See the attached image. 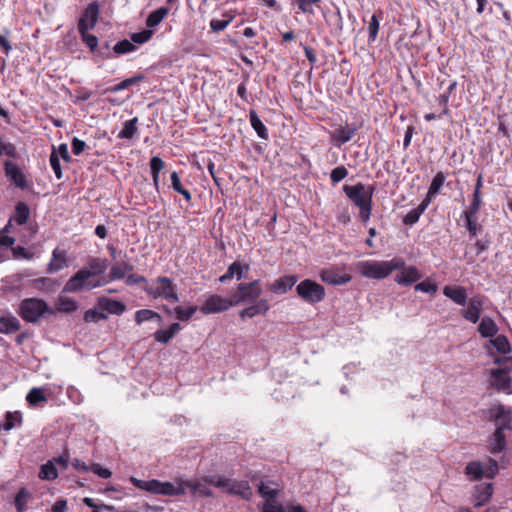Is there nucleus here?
<instances>
[{
  "mask_svg": "<svg viewBox=\"0 0 512 512\" xmlns=\"http://www.w3.org/2000/svg\"><path fill=\"white\" fill-rule=\"evenodd\" d=\"M144 79V76L142 74H138L136 76L127 78L120 83L116 84L114 87L110 88L111 92H118L124 89L129 88L130 86L137 84L141 82Z\"/></svg>",
  "mask_w": 512,
  "mask_h": 512,
  "instance_id": "nucleus-57",
  "label": "nucleus"
},
{
  "mask_svg": "<svg viewBox=\"0 0 512 512\" xmlns=\"http://www.w3.org/2000/svg\"><path fill=\"white\" fill-rule=\"evenodd\" d=\"M156 319L158 323L162 322V317L159 313L150 309H141L135 313V322L140 325L143 322Z\"/></svg>",
  "mask_w": 512,
  "mask_h": 512,
  "instance_id": "nucleus-46",
  "label": "nucleus"
},
{
  "mask_svg": "<svg viewBox=\"0 0 512 512\" xmlns=\"http://www.w3.org/2000/svg\"><path fill=\"white\" fill-rule=\"evenodd\" d=\"M67 266V257L65 250L54 249L52 252V258L47 266V272L52 273L62 270Z\"/></svg>",
  "mask_w": 512,
  "mask_h": 512,
  "instance_id": "nucleus-24",
  "label": "nucleus"
},
{
  "mask_svg": "<svg viewBox=\"0 0 512 512\" xmlns=\"http://www.w3.org/2000/svg\"><path fill=\"white\" fill-rule=\"evenodd\" d=\"M249 120L252 128L255 130L257 135L264 140H267L269 137L268 129L262 122V120L259 118L258 114L255 110H250L249 112Z\"/></svg>",
  "mask_w": 512,
  "mask_h": 512,
  "instance_id": "nucleus-33",
  "label": "nucleus"
},
{
  "mask_svg": "<svg viewBox=\"0 0 512 512\" xmlns=\"http://www.w3.org/2000/svg\"><path fill=\"white\" fill-rule=\"evenodd\" d=\"M404 264L401 257H394L389 261L363 260L356 263V270L363 277L381 280L393 271L403 268Z\"/></svg>",
  "mask_w": 512,
  "mask_h": 512,
  "instance_id": "nucleus-2",
  "label": "nucleus"
},
{
  "mask_svg": "<svg viewBox=\"0 0 512 512\" xmlns=\"http://www.w3.org/2000/svg\"><path fill=\"white\" fill-rule=\"evenodd\" d=\"M343 191L354 205L359 208V219L363 223H367L372 213L375 187L373 185L365 187L363 183L358 182L353 186L344 185Z\"/></svg>",
  "mask_w": 512,
  "mask_h": 512,
  "instance_id": "nucleus-1",
  "label": "nucleus"
},
{
  "mask_svg": "<svg viewBox=\"0 0 512 512\" xmlns=\"http://www.w3.org/2000/svg\"><path fill=\"white\" fill-rule=\"evenodd\" d=\"M443 294L457 305L465 306L467 303V291L463 286L447 285L443 288Z\"/></svg>",
  "mask_w": 512,
  "mask_h": 512,
  "instance_id": "nucleus-21",
  "label": "nucleus"
},
{
  "mask_svg": "<svg viewBox=\"0 0 512 512\" xmlns=\"http://www.w3.org/2000/svg\"><path fill=\"white\" fill-rule=\"evenodd\" d=\"M491 386L497 390H506L510 387V378L502 370H491Z\"/></svg>",
  "mask_w": 512,
  "mask_h": 512,
  "instance_id": "nucleus-28",
  "label": "nucleus"
},
{
  "mask_svg": "<svg viewBox=\"0 0 512 512\" xmlns=\"http://www.w3.org/2000/svg\"><path fill=\"white\" fill-rule=\"evenodd\" d=\"M78 309V303L74 299L66 296H59L55 302V312L72 313Z\"/></svg>",
  "mask_w": 512,
  "mask_h": 512,
  "instance_id": "nucleus-31",
  "label": "nucleus"
},
{
  "mask_svg": "<svg viewBox=\"0 0 512 512\" xmlns=\"http://www.w3.org/2000/svg\"><path fill=\"white\" fill-rule=\"evenodd\" d=\"M170 180H171V187L173 190L183 196L186 202H191L192 200V194L191 192L186 189L181 181L180 175L177 171H173L170 174Z\"/></svg>",
  "mask_w": 512,
  "mask_h": 512,
  "instance_id": "nucleus-34",
  "label": "nucleus"
},
{
  "mask_svg": "<svg viewBox=\"0 0 512 512\" xmlns=\"http://www.w3.org/2000/svg\"><path fill=\"white\" fill-rule=\"evenodd\" d=\"M34 287L39 290L53 291L55 288V281L48 277H41L34 280Z\"/></svg>",
  "mask_w": 512,
  "mask_h": 512,
  "instance_id": "nucleus-62",
  "label": "nucleus"
},
{
  "mask_svg": "<svg viewBox=\"0 0 512 512\" xmlns=\"http://www.w3.org/2000/svg\"><path fill=\"white\" fill-rule=\"evenodd\" d=\"M382 16H383L382 11H379L378 14L374 13L371 16V19L368 24V33H369L368 43L369 44L374 43L377 39L378 31H379V27H380V20L382 19Z\"/></svg>",
  "mask_w": 512,
  "mask_h": 512,
  "instance_id": "nucleus-43",
  "label": "nucleus"
},
{
  "mask_svg": "<svg viewBox=\"0 0 512 512\" xmlns=\"http://www.w3.org/2000/svg\"><path fill=\"white\" fill-rule=\"evenodd\" d=\"M26 401L30 406H38L41 403H46L48 401L47 396L45 395V389L42 387H33L26 396Z\"/></svg>",
  "mask_w": 512,
  "mask_h": 512,
  "instance_id": "nucleus-38",
  "label": "nucleus"
},
{
  "mask_svg": "<svg viewBox=\"0 0 512 512\" xmlns=\"http://www.w3.org/2000/svg\"><path fill=\"white\" fill-rule=\"evenodd\" d=\"M18 314L28 323H37L43 316L55 315V310L41 298H25L19 304Z\"/></svg>",
  "mask_w": 512,
  "mask_h": 512,
  "instance_id": "nucleus-4",
  "label": "nucleus"
},
{
  "mask_svg": "<svg viewBox=\"0 0 512 512\" xmlns=\"http://www.w3.org/2000/svg\"><path fill=\"white\" fill-rule=\"evenodd\" d=\"M202 480L206 484L213 485L217 488L222 489L224 492H226V490L231 487L233 482V479L217 475H206L202 477Z\"/></svg>",
  "mask_w": 512,
  "mask_h": 512,
  "instance_id": "nucleus-41",
  "label": "nucleus"
},
{
  "mask_svg": "<svg viewBox=\"0 0 512 512\" xmlns=\"http://www.w3.org/2000/svg\"><path fill=\"white\" fill-rule=\"evenodd\" d=\"M261 512H286L283 505L275 500H266L262 506Z\"/></svg>",
  "mask_w": 512,
  "mask_h": 512,
  "instance_id": "nucleus-64",
  "label": "nucleus"
},
{
  "mask_svg": "<svg viewBox=\"0 0 512 512\" xmlns=\"http://www.w3.org/2000/svg\"><path fill=\"white\" fill-rule=\"evenodd\" d=\"M233 301V296L227 298L219 294H210L205 299L199 310L204 315L222 313L235 306Z\"/></svg>",
  "mask_w": 512,
  "mask_h": 512,
  "instance_id": "nucleus-8",
  "label": "nucleus"
},
{
  "mask_svg": "<svg viewBox=\"0 0 512 512\" xmlns=\"http://www.w3.org/2000/svg\"><path fill=\"white\" fill-rule=\"evenodd\" d=\"M226 19H212L210 21V28L213 32H220L226 29V27L233 21L234 17L225 13L223 15Z\"/></svg>",
  "mask_w": 512,
  "mask_h": 512,
  "instance_id": "nucleus-59",
  "label": "nucleus"
},
{
  "mask_svg": "<svg viewBox=\"0 0 512 512\" xmlns=\"http://www.w3.org/2000/svg\"><path fill=\"white\" fill-rule=\"evenodd\" d=\"M38 476L42 480L52 481L58 477V471L54 466V463L52 461H48L41 465Z\"/></svg>",
  "mask_w": 512,
  "mask_h": 512,
  "instance_id": "nucleus-51",
  "label": "nucleus"
},
{
  "mask_svg": "<svg viewBox=\"0 0 512 512\" xmlns=\"http://www.w3.org/2000/svg\"><path fill=\"white\" fill-rule=\"evenodd\" d=\"M476 492V506H482L490 501L493 494V485L491 483L480 485L477 487Z\"/></svg>",
  "mask_w": 512,
  "mask_h": 512,
  "instance_id": "nucleus-44",
  "label": "nucleus"
},
{
  "mask_svg": "<svg viewBox=\"0 0 512 512\" xmlns=\"http://www.w3.org/2000/svg\"><path fill=\"white\" fill-rule=\"evenodd\" d=\"M348 176V170L345 166L341 165L334 168L330 173V179L333 184H337Z\"/></svg>",
  "mask_w": 512,
  "mask_h": 512,
  "instance_id": "nucleus-63",
  "label": "nucleus"
},
{
  "mask_svg": "<svg viewBox=\"0 0 512 512\" xmlns=\"http://www.w3.org/2000/svg\"><path fill=\"white\" fill-rule=\"evenodd\" d=\"M100 8L97 2H91L83 10L78 20V31L92 30L96 26L99 18Z\"/></svg>",
  "mask_w": 512,
  "mask_h": 512,
  "instance_id": "nucleus-12",
  "label": "nucleus"
},
{
  "mask_svg": "<svg viewBox=\"0 0 512 512\" xmlns=\"http://www.w3.org/2000/svg\"><path fill=\"white\" fill-rule=\"evenodd\" d=\"M130 482L136 488L147 491L154 495L169 497H178L185 495V490L181 484V478L178 477L174 482L160 481L158 479L141 480L135 477L130 478Z\"/></svg>",
  "mask_w": 512,
  "mask_h": 512,
  "instance_id": "nucleus-3",
  "label": "nucleus"
},
{
  "mask_svg": "<svg viewBox=\"0 0 512 512\" xmlns=\"http://www.w3.org/2000/svg\"><path fill=\"white\" fill-rule=\"evenodd\" d=\"M462 218L465 220V226L469 233V237L474 238L482 229V226L478 223V217L475 215L462 214Z\"/></svg>",
  "mask_w": 512,
  "mask_h": 512,
  "instance_id": "nucleus-50",
  "label": "nucleus"
},
{
  "mask_svg": "<svg viewBox=\"0 0 512 512\" xmlns=\"http://www.w3.org/2000/svg\"><path fill=\"white\" fill-rule=\"evenodd\" d=\"M429 199H424L418 207L410 210L404 217L403 223L408 226H412L419 221L420 216L424 213V211L429 206Z\"/></svg>",
  "mask_w": 512,
  "mask_h": 512,
  "instance_id": "nucleus-27",
  "label": "nucleus"
},
{
  "mask_svg": "<svg viewBox=\"0 0 512 512\" xmlns=\"http://www.w3.org/2000/svg\"><path fill=\"white\" fill-rule=\"evenodd\" d=\"M107 318V314L99 312L97 309H88L83 316L85 322H98L100 320H106Z\"/></svg>",
  "mask_w": 512,
  "mask_h": 512,
  "instance_id": "nucleus-61",
  "label": "nucleus"
},
{
  "mask_svg": "<svg viewBox=\"0 0 512 512\" xmlns=\"http://www.w3.org/2000/svg\"><path fill=\"white\" fill-rule=\"evenodd\" d=\"M169 12L170 9L164 6L152 11L146 19V26L149 28L156 27L164 20Z\"/></svg>",
  "mask_w": 512,
  "mask_h": 512,
  "instance_id": "nucleus-39",
  "label": "nucleus"
},
{
  "mask_svg": "<svg viewBox=\"0 0 512 512\" xmlns=\"http://www.w3.org/2000/svg\"><path fill=\"white\" fill-rule=\"evenodd\" d=\"M30 217V208L25 202H18L15 206L14 216L11 218L18 225H24Z\"/></svg>",
  "mask_w": 512,
  "mask_h": 512,
  "instance_id": "nucleus-42",
  "label": "nucleus"
},
{
  "mask_svg": "<svg viewBox=\"0 0 512 512\" xmlns=\"http://www.w3.org/2000/svg\"><path fill=\"white\" fill-rule=\"evenodd\" d=\"M506 435L501 428H495L489 442L490 452L494 455L501 453L506 448Z\"/></svg>",
  "mask_w": 512,
  "mask_h": 512,
  "instance_id": "nucleus-23",
  "label": "nucleus"
},
{
  "mask_svg": "<svg viewBox=\"0 0 512 512\" xmlns=\"http://www.w3.org/2000/svg\"><path fill=\"white\" fill-rule=\"evenodd\" d=\"M30 498L31 493L26 488L19 489L14 499L17 512H24L26 510V504Z\"/></svg>",
  "mask_w": 512,
  "mask_h": 512,
  "instance_id": "nucleus-52",
  "label": "nucleus"
},
{
  "mask_svg": "<svg viewBox=\"0 0 512 512\" xmlns=\"http://www.w3.org/2000/svg\"><path fill=\"white\" fill-rule=\"evenodd\" d=\"M483 304V300L480 296L470 298L468 308L461 312L462 316L472 323H477L480 319Z\"/></svg>",
  "mask_w": 512,
  "mask_h": 512,
  "instance_id": "nucleus-15",
  "label": "nucleus"
},
{
  "mask_svg": "<svg viewBox=\"0 0 512 512\" xmlns=\"http://www.w3.org/2000/svg\"><path fill=\"white\" fill-rule=\"evenodd\" d=\"M445 180L446 174L442 171L437 172L436 175L433 177L431 184L428 188L427 195L425 197V199H429V203L431 202V199L440 192Z\"/></svg>",
  "mask_w": 512,
  "mask_h": 512,
  "instance_id": "nucleus-32",
  "label": "nucleus"
},
{
  "mask_svg": "<svg viewBox=\"0 0 512 512\" xmlns=\"http://www.w3.org/2000/svg\"><path fill=\"white\" fill-rule=\"evenodd\" d=\"M21 425H22V414L19 411L6 413L5 422L3 424V429L5 431H10L15 427H20Z\"/></svg>",
  "mask_w": 512,
  "mask_h": 512,
  "instance_id": "nucleus-48",
  "label": "nucleus"
},
{
  "mask_svg": "<svg viewBox=\"0 0 512 512\" xmlns=\"http://www.w3.org/2000/svg\"><path fill=\"white\" fill-rule=\"evenodd\" d=\"M270 309L268 300L260 299L253 305L248 306L240 311L239 316L241 319L253 318L257 315H265Z\"/></svg>",
  "mask_w": 512,
  "mask_h": 512,
  "instance_id": "nucleus-19",
  "label": "nucleus"
},
{
  "mask_svg": "<svg viewBox=\"0 0 512 512\" xmlns=\"http://www.w3.org/2000/svg\"><path fill=\"white\" fill-rule=\"evenodd\" d=\"M482 204V194L473 193L469 207L462 214L477 216L479 211L481 210Z\"/></svg>",
  "mask_w": 512,
  "mask_h": 512,
  "instance_id": "nucleus-56",
  "label": "nucleus"
},
{
  "mask_svg": "<svg viewBox=\"0 0 512 512\" xmlns=\"http://www.w3.org/2000/svg\"><path fill=\"white\" fill-rule=\"evenodd\" d=\"M97 306L101 310L117 316L122 315L126 311V305L123 302L108 297L99 298Z\"/></svg>",
  "mask_w": 512,
  "mask_h": 512,
  "instance_id": "nucleus-17",
  "label": "nucleus"
},
{
  "mask_svg": "<svg viewBox=\"0 0 512 512\" xmlns=\"http://www.w3.org/2000/svg\"><path fill=\"white\" fill-rule=\"evenodd\" d=\"M258 493L261 497L266 498L267 500H275L278 497L279 491L276 488H271L264 482H261L258 485Z\"/></svg>",
  "mask_w": 512,
  "mask_h": 512,
  "instance_id": "nucleus-60",
  "label": "nucleus"
},
{
  "mask_svg": "<svg viewBox=\"0 0 512 512\" xmlns=\"http://www.w3.org/2000/svg\"><path fill=\"white\" fill-rule=\"evenodd\" d=\"M227 494L239 496L242 499L249 501L253 497L252 488L249 485V482L246 480H234L229 489L226 490Z\"/></svg>",
  "mask_w": 512,
  "mask_h": 512,
  "instance_id": "nucleus-18",
  "label": "nucleus"
},
{
  "mask_svg": "<svg viewBox=\"0 0 512 512\" xmlns=\"http://www.w3.org/2000/svg\"><path fill=\"white\" fill-rule=\"evenodd\" d=\"M87 268L78 270L64 285L63 293H77L84 288L89 290L101 287L108 283L105 280L92 281Z\"/></svg>",
  "mask_w": 512,
  "mask_h": 512,
  "instance_id": "nucleus-5",
  "label": "nucleus"
},
{
  "mask_svg": "<svg viewBox=\"0 0 512 512\" xmlns=\"http://www.w3.org/2000/svg\"><path fill=\"white\" fill-rule=\"evenodd\" d=\"M21 327L19 320L13 315L0 316V333L11 334Z\"/></svg>",
  "mask_w": 512,
  "mask_h": 512,
  "instance_id": "nucleus-29",
  "label": "nucleus"
},
{
  "mask_svg": "<svg viewBox=\"0 0 512 512\" xmlns=\"http://www.w3.org/2000/svg\"><path fill=\"white\" fill-rule=\"evenodd\" d=\"M149 164H150V171H151V176H152V180H153V185H154L156 191H159L160 172L164 169L165 162L159 156H154L150 159Z\"/></svg>",
  "mask_w": 512,
  "mask_h": 512,
  "instance_id": "nucleus-30",
  "label": "nucleus"
},
{
  "mask_svg": "<svg viewBox=\"0 0 512 512\" xmlns=\"http://www.w3.org/2000/svg\"><path fill=\"white\" fill-rule=\"evenodd\" d=\"M323 282L331 285H344L351 281L352 276L345 272V267L331 266L320 271Z\"/></svg>",
  "mask_w": 512,
  "mask_h": 512,
  "instance_id": "nucleus-11",
  "label": "nucleus"
},
{
  "mask_svg": "<svg viewBox=\"0 0 512 512\" xmlns=\"http://www.w3.org/2000/svg\"><path fill=\"white\" fill-rule=\"evenodd\" d=\"M156 287H147L145 292L154 299L164 298L171 302H178L179 297L176 292V285L173 281L166 277L160 276L155 280Z\"/></svg>",
  "mask_w": 512,
  "mask_h": 512,
  "instance_id": "nucleus-7",
  "label": "nucleus"
},
{
  "mask_svg": "<svg viewBox=\"0 0 512 512\" xmlns=\"http://www.w3.org/2000/svg\"><path fill=\"white\" fill-rule=\"evenodd\" d=\"M134 50H136V46L127 39L118 41L113 47V52L117 55L130 53Z\"/></svg>",
  "mask_w": 512,
  "mask_h": 512,
  "instance_id": "nucleus-58",
  "label": "nucleus"
},
{
  "mask_svg": "<svg viewBox=\"0 0 512 512\" xmlns=\"http://www.w3.org/2000/svg\"><path fill=\"white\" fill-rule=\"evenodd\" d=\"M262 294V288L259 280L249 283H240L237 286V293L233 295L235 305L246 301H255Z\"/></svg>",
  "mask_w": 512,
  "mask_h": 512,
  "instance_id": "nucleus-10",
  "label": "nucleus"
},
{
  "mask_svg": "<svg viewBox=\"0 0 512 512\" xmlns=\"http://www.w3.org/2000/svg\"><path fill=\"white\" fill-rule=\"evenodd\" d=\"M88 265V272L91 274V278L96 275L103 274L107 269L106 260H102L100 258H91Z\"/></svg>",
  "mask_w": 512,
  "mask_h": 512,
  "instance_id": "nucleus-53",
  "label": "nucleus"
},
{
  "mask_svg": "<svg viewBox=\"0 0 512 512\" xmlns=\"http://www.w3.org/2000/svg\"><path fill=\"white\" fill-rule=\"evenodd\" d=\"M488 418L495 423V428L512 430V411L503 404H495L488 409Z\"/></svg>",
  "mask_w": 512,
  "mask_h": 512,
  "instance_id": "nucleus-9",
  "label": "nucleus"
},
{
  "mask_svg": "<svg viewBox=\"0 0 512 512\" xmlns=\"http://www.w3.org/2000/svg\"><path fill=\"white\" fill-rule=\"evenodd\" d=\"M400 273L395 277V282L400 285L408 286L417 282L421 278V274L415 266L400 268Z\"/></svg>",
  "mask_w": 512,
  "mask_h": 512,
  "instance_id": "nucleus-20",
  "label": "nucleus"
},
{
  "mask_svg": "<svg viewBox=\"0 0 512 512\" xmlns=\"http://www.w3.org/2000/svg\"><path fill=\"white\" fill-rule=\"evenodd\" d=\"M321 0H293L292 4L297 5L298 11L303 14L314 15V6H319Z\"/></svg>",
  "mask_w": 512,
  "mask_h": 512,
  "instance_id": "nucleus-47",
  "label": "nucleus"
},
{
  "mask_svg": "<svg viewBox=\"0 0 512 512\" xmlns=\"http://www.w3.org/2000/svg\"><path fill=\"white\" fill-rule=\"evenodd\" d=\"M197 310L198 307L196 305H192L186 308L182 306H176L174 308V313L178 320L189 321Z\"/></svg>",
  "mask_w": 512,
  "mask_h": 512,
  "instance_id": "nucleus-54",
  "label": "nucleus"
},
{
  "mask_svg": "<svg viewBox=\"0 0 512 512\" xmlns=\"http://www.w3.org/2000/svg\"><path fill=\"white\" fill-rule=\"evenodd\" d=\"M91 30L78 31L82 42L89 48L90 52L95 54L98 51V38L90 33Z\"/></svg>",
  "mask_w": 512,
  "mask_h": 512,
  "instance_id": "nucleus-49",
  "label": "nucleus"
},
{
  "mask_svg": "<svg viewBox=\"0 0 512 512\" xmlns=\"http://www.w3.org/2000/svg\"><path fill=\"white\" fill-rule=\"evenodd\" d=\"M249 268L250 267L248 264L235 261L228 266L227 271L222 276H220L219 281L221 283H227L234 277L237 280H241Z\"/></svg>",
  "mask_w": 512,
  "mask_h": 512,
  "instance_id": "nucleus-16",
  "label": "nucleus"
},
{
  "mask_svg": "<svg viewBox=\"0 0 512 512\" xmlns=\"http://www.w3.org/2000/svg\"><path fill=\"white\" fill-rule=\"evenodd\" d=\"M297 295L306 303L316 304L324 300L325 288L311 279H305L296 286Z\"/></svg>",
  "mask_w": 512,
  "mask_h": 512,
  "instance_id": "nucleus-6",
  "label": "nucleus"
},
{
  "mask_svg": "<svg viewBox=\"0 0 512 512\" xmlns=\"http://www.w3.org/2000/svg\"><path fill=\"white\" fill-rule=\"evenodd\" d=\"M297 277L294 275H286L275 280L270 286L269 290L276 294H284L292 289L296 284Z\"/></svg>",
  "mask_w": 512,
  "mask_h": 512,
  "instance_id": "nucleus-22",
  "label": "nucleus"
},
{
  "mask_svg": "<svg viewBox=\"0 0 512 512\" xmlns=\"http://www.w3.org/2000/svg\"><path fill=\"white\" fill-rule=\"evenodd\" d=\"M491 344L495 347V349L502 354H507L510 352L511 347L508 341V338L504 335H498L491 340Z\"/></svg>",
  "mask_w": 512,
  "mask_h": 512,
  "instance_id": "nucleus-55",
  "label": "nucleus"
},
{
  "mask_svg": "<svg viewBox=\"0 0 512 512\" xmlns=\"http://www.w3.org/2000/svg\"><path fill=\"white\" fill-rule=\"evenodd\" d=\"M138 118L134 117L130 120H127L123 123V128L118 133V139H132L136 133L138 132Z\"/></svg>",
  "mask_w": 512,
  "mask_h": 512,
  "instance_id": "nucleus-40",
  "label": "nucleus"
},
{
  "mask_svg": "<svg viewBox=\"0 0 512 512\" xmlns=\"http://www.w3.org/2000/svg\"><path fill=\"white\" fill-rule=\"evenodd\" d=\"M465 474L472 480L478 481L484 475V467L479 461H471L465 467Z\"/></svg>",
  "mask_w": 512,
  "mask_h": 512,
  "instance_id": "nucleus-45",
  "label": "nucleus"
},
{
  "mask_svg": "<svg viewBox=\"0 0 512 512\" xmlns=\"http://www.w3.org/2000/svg\"><path fill=\"white\" fill-rule=\"evenodd\" d=\"M478 331L484 338L493 337L497 334L498 327L492 318L484 317L478 326Z\"/></svg>",
  "mask_w": 512,
  "mask_h": 512,
  "instance_id": "nucleus-35",
  "label": "nucleus"
},
{
  "mask_svg": "<svg viewBox=\"0 0 512 512\" xmlns=\"http://www.w3.org/2000/svg\"><path fill=\"white\" fill-rule=\"evenodd\" d=\"M457 87V82L452 81L449 86L447 87L446 91L439 95L437 98L439 106L442 108V114L445 116H450V109H449V99L450 95L455 91Z\"/></svg>",
  "mask_w": 512,
  "mask_h": 512,
  "instance_id": "nucleus-37",
  "label": "nucleus"
},
{
  "mask_svg": "<svg viewBox=\"0 0 512 512\" xmlns=\"http://www.w3.org/2000/svg\"><path fill=\"white\" fill-rule=\"evenodd\" d=\"M360 125L352 123L350 125H339L330 132L331 142L336 147H341L343 144L351 141L358 132Z\"/></svg>",
  "mask_w": 512,
  "mask_h": 512,
  "instance_id": "nucleus-13",
  "label": "nucleus"
},
{
  "mask_svg": "<svg viewBox=\"0 0 512 512\" xmlns=\"http://www.w3.org/2000/svg\"><path fill=\"white\" fill-rule=\"evenodd\" d=\"M4 171L9 181L16 187L20 189H25L27 187L26 177L15 163L9 160L5 161Z\"/></svg>",
  "mask_w": 512,
  "mask_h": 512,
  "instance_id": "nucleus-14",
  "label": "nucleus"
},
{
  "mask_svg": "<svg viewBox=\"0 0 512 512\" xmlns=\"http://www.w3.org/2000/svg\"><path fill=\"white\" fill-rule=\"evenodd\" d=\"M134 267L126 262H118L113 265L109 272V280H120L126 276L127 272H131Z\"/></svg>",
  "mask_w": 512,
  "mask_h": 512,
  "instance_id": "nucleus-36",
  "label": "nucleus"
},
{
  "mask_svg": "<svg viewBox=\"0 0 512 512\" xmlns=\"http://www.w3.org/2000/svg\"><path fill=\"white\" fill-rule=\"evenodd\" d=\"M181 329V325L175 322L168 329L157 330L153 336L157 342L167 344Z\"/></svg>",
  "mask_w": 512,
  "mask_h": 512,
  "instance_id": "nucleus-26",
  "label": "nucleus"
},
{
  "mask_svg": "<svg viewBox=\"0 0 512 512\" xmlns=\"http://www.w3.org/2000/svg\"><path fill=\"white\" fill-rule=\"evenodd\" d=\"M181 484L186 491L189 488L192 494H199L201 497H213V491L207 486L201 484L198 480H184L181 478Z\"/></svg>",
  "mask_w": 512,
  "mask_h": 512,
  "instance_id": "nucleus-25",
  "label": "nucleus"
}]
</instances>
